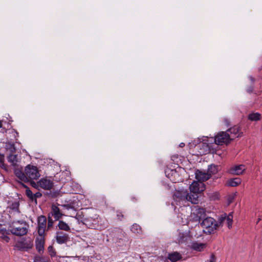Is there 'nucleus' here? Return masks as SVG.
Masks as SVG:
<instances>
[{"instance_id":"f257e3e1","label":"nucleus","mask_w":262,"mask_h":262,"mask_svg":"<svg viewBox=\"0 0 262 262\" xmlns=\"http://www.w3.org/2000/svg\"><path fill=\"white\" fill-rule=\"evenodd\" d=\"M233 222V215L230 213L227 215L226 214H222L219 219V223L212 217L205 218L201 223V225L203 228V231L206 234L213 233L220 225L223 226L225 224L228 228L232 227Z\"/></svg>"},{"instance_id":"f03ea898","label":"nucleus","mask_w":262,"mask_h":262,"mask_svg":"<svg viewBox=\"0 0 262 262\" xmlns=\"http://www.w3.org/2000/svg\"><path fill=\"white\" fill-rule=\"evenodd\" d=\"M28 226L24 221H14L9 226L10 231L14 235L22 236L28 232Z\"/></svg>"},{"instance_id":"7ed1b4c3","label":"nucleus","mask_w":262,"mask_h":262,"mask_svg":"<svg viewBox=\"0 0 262 262\" xmlns=\"http://www.w3.org/2000/svg\"><path fill=\"white\" fill-rule=\"evenodd\" d=\"M31 185L38 190L42 189L46 190H51L53 187V181L47 177L41 178L38 182H31Z\"/></svg>"},{"instance_id":"20e7f679","label":"nucleus","mask_w":262,"mask_h":262,"mask_svg":"<svg viewBox=\"0 0 262 262\" xmlns=\"http://www.w3.org/2000/svg\"><path fill=\"white\" fill-rule=\"evenodd\" d=\"M72 208L69 205H52L51 213L54 216L55 220L58 221L63 215V210H69Z\"/></svg>"},{"instance_id":"39448f33","label":"nucleus","mask_w":262,"mask_h":262,"mask_svg":"<svg viewBox=\"0 0 262 262\" xmlns=\"http://www.w3.org/2000/svg\"><path fill=\"white\" fill-rule=\"evenodd\" d=\"M25 172L28 178V182L31 180H35L40 177V174L37 167L28 165L25 168Z\"/></svg>"},{"instance_id":"423d86ee","label":"nucleus","mask_w":262,"mask_h":262,"mask_svg":"<svg viewBox=\"0 0 262 262\" xmlns=\"http://www.w3.org/2000/svg\"><path fill=\"white\" fill-rule=\"evenodd\" d=\"M187 192L186 190H176L173 194V198L175 204L181 205L186 202Z\"/></svg>"},{"instance_id":"0eeeda50","label":"nucleus","mask_w":262,"mask_h":262,"mask_svg":"<svg viewBox=\"0 0 262 262\" xmlns=\"http://www.w3.org/2000/svg\"><path fill=\"white\" fill-rule=\"evenodd\" d=\"M231 140V138L229 134L224 132L219 133L214 139L215 143L218 145L227 144L229 143Z\"/></svg>"},{"instance_id":"6e6552de","label":"nucleus","mask_w":262,"mask_h":262,"mask_svg":"<svg viewBox=\"0 0 262 262\" xmlns=\"http://www.w3.org/2000/svg\"><path fill=\"white\" fill-rule=\"evenodd\" d=\"M33 246V241L30 237L23 238L16 244V246L19 249L25 251L31 249Z\"/></svg>"},{"instance_id":"1a4fd4ad","label":"nucleus","mask_w":262,"mask_h":262,"mask_svg":"<svg viewBox=\"0 0 262 262\" xmlns=\"http://www.w3.org/2000/svg\"><path fill=\"white\" fill-rule=\"evenodd\" d=\"M190 193H200L205 189L204 183L200 181H194L189 187Z\"/></svg>"},{"instance_id":"9d476101","label":"nucleus","mask_w":262,"mask_h":262,"mask_svg":"<svg viewBox=\"0 0 262 262\" xmlns=\"http://www.w3.org/2000/svg\"><path fill=\"white\" fill-rule=\"evenodd\" d=\"M47 220L45 216H40L38 219V233L40 236H43L46 229Z\"/></svg>"},{"instance_id":"9b49d317","label":"nucleus","mask_w":262,"mask_h":262,"mask_svg":"<svg viewBox=\"0 0 262 262\" xmlns=\"http://www.w3.org/2000/svg\"><path fill=\"white\" fill-rule=\"evenodd\" d=\"M246 170V167L244 165H235L231 167L229 170L228 172L232 174L240 175L242 174Z\"/></svg>"},{"instance_id":"f8f14e48","label":"nucleus","mask_w":262,"mask_h":262,"mask_svg":"<svg viewBox=\"0 0 262 262\" xmlns=\"http://www.w3.org/2000/svg\"><path fill=\"white\" fill-rule=\"evenodd\" d=\"M195 178L198 181L201 182L208 180L211 177V173L206 172L199 170H197L195 173Z\"/></svg>"},{"instance_id":"ddd939ff","label":"nucleus","mask_w":262,"mask_h":262,"mask_svg":"<svg viewBox=\"0 0 262 262\" xmlns=\"http://www.w3.org/2000/svg\"><path fill=\"white\" fill-rule=\"evenodd\" d=\"M206 210L203 208H196L193 211V214L196 215L194 218L195 221H199L205 215Z\"/></svg>"},{"instance_id":"4468645a","label":"nucleus","mask_w":262,"mask_h":262,"mask_svg":"<svg viewBox=\"0 0 262 262\" xmlns=\"http://www.w3.org/2000/svg\"><path fill=\"white\" fill-rule=\"evenodd\" d=\"M44 238L43 236L38 237L36 239V248L39 253H41L44 250Z\"/></svg>"},{"instance_id":"2eb2a0df","label":"nucleus","mask_w":262,"mask_h":262,"mask_svg":"<svg viewBox=\"0 0 262 262\" xmlns=\"http://www.w3.org/2000/svg\"><path fill=\"white\" fill-rule=\"evenodd\" d=\"M19 203L17 201L13 202L8 207L9 212L10 215H13L15 213H19Z\"/></svg>"},{"instance_id":"dca6fc26","label":"nucleus","mask_w":262,"mask_h":262,"mask_svg":"<svg viewBox=\"0 0 262 262\" xmlns=\"http://www.w3.org/2000/svg\"><path fill=\"white\" fill-rule=\"evenodd\" d=\"M68 239V236L67 234L61 232H58L56 235V241L59 244L66 243Z\"/></svg>"},{"instance_id":"f3484780","label":"nucleus","mask_w":262,"mask_h":262,"mask_svg":"<svg viewBox=\"0 0 262 262\" xmlns=\"http://www.w3.org/2000/svg\"><path fill=\"white\" fill-rule=\"evenodd\" d=\"M228 132L230 133V138L231 139L235 137H240L242 134V133L240 132L239 127L237 126H234L232 128H230L228 130Z\"/></svg>"},{"instance_id":"a211bd4d","label":"nucleus","mask_w":262,"mask_h":262,"mask_svg":"<svg viewBox=\"0 0 262 262\" xmlns=\"http://www.w3.org/2000/svg\"><path fill=\"white\" fill-rule=\"evenodd\" d=\"M241 182L242 180L239 178H235L228 180L227 182V185L228 186L236 187L241 184Z\"/></svg>"},{"instance_id":"6ab92c4d","label":"nucleus","mask_w":262,"mask_h":262,"mask_svg":"<svg viewBox=\"0 0 262 262\" xmlns=\"http://www.w3.org/2000/svg\"><path fill=\"white\" fill-rule=\"evenodd\" d=\"M15 174L16 176L21 181H23L24 182H27L28 179L27 178V176H26V174L25 172H23L21 170H19V169H16L15 170Z\"/></svg>"},{"instance_id":"aec40b11","label":"nucleus","mask_w":262,"mask_h":262,"mask_svg":"<svg viewBox=\"0 0 262 262\" xmlns=\"http://www.w3.org/2000/svg\"><path fill=\"white\" fill-rule=\"evenodd\" d=\"M198 193H191L187 194L186 201H190L192 204H197L198 202Z\"/></svg>"},{"instance_id":"412c9836","label":"nucleus","mask_w":262,"mask_h":262,"mask_svg":"<svg viewBox=\"0 0 262 262\" xmlns=\"http://www.w3.org/2000/svg\"><path fill=\"white\" fill-rule=\"evenodd\" d=\"M182 256L178 252H173L168 255V259L172 262H175L181 259Z\"/></svg>"},{"instance_id":"4be33fe9","label":"nucleus","mask_w":262,"mask_h":262,"mask_svg":"<svg viewBox=\"0 0 262 262\" xmlns=\"http://www.w3.org/2000/svg\"><path fill=\"white\" fill-rule=\"evenodd\" d=\"M131 231L136 234H141L142 233L141 227L137 224H133L130 228Z\"/></svg>"},{"instance_id":"5701e85b","label":"nucleus","mask_w":262,"mask_h":262,"mask_svg":"<svg viewBox=\"0 0 262 262\" xmlns=\"http://www.w3.org/2000/svg\"><path fill=\"white\" fill-rule=\"evenodd\" d=\"M202 146L203 150L200 151V154L205 155L210 152V145L209 143L203 142L200 145V146Z\"/></svg>"},{"instance_id":"b1692460","label":"nucleus","mask_w":262,"mask_h":262,"mask_svg":"<svg viewBox=\"0 0 262 262\" xmlns=\"http://www.w3.org/2000/svg\"><path fill=\"white\" fill-rule=\"evenodd\" d=\"M187 238L186 234L183 233H179L177 240L179 244H182L186 241Z\"/></svg>"},{"instance_id":"393cba45","label":"nucleus","mask_w":262,"mask_h":262,"mask_svg":"<svg viewBox=\"0 0 262 262\" xmlns=\"http://www.w3.org/2000/svg\"><path fill=\"white\" fill-rule=\"evenodd\" d=\"M58 227L60 230L64 231H69L70 228L69 225L62 221H60L58 223Z\"/></svg>"},{"instance_id":"a878e982","label":"nucleus","mask_w":262,"mask_h":262,"mask_svg":"<svg viewBox=\"0 0 262 262\" xmlns=\"http://www.w3.org/2000/svg\"><path fill=\"white\" fill-rule=\"evenodd\" d=\"M260 116L258 113H252L249 115L248 119L251 121H258L260 120Z\"/></svg>"},{"instance_id":"bb28decb","label":"nucleus","mask_w":262,"mask_h":262,"mask_svg":"<svg viewBox=\"0 0 262 262\" xmlns=\"http://www.w3.org/2000/svg\"><path fill=\"white\" fill-rule=\"evenodd\" d=\"M8 160L12 165H16L17 162V156L12 154L10 155L8 157Z\"/></svg>"},{"instance_id":"cd10ccee","label":"nucleus","mask_w":262,"mask_h":262,"mask_svg":"<svg viewBox=\"0 0 262 262\" xmlns=\"http://www.w3.org/2000/svg\"><path fill=\"white\" fill-rule=\"evenodd\" d=\"M33 262H49V258L47 257L36 256Z\"/></svg>"},{"instance_id":"c85d7f7f","label":"nucleus","mask_w":262,"mask_h":262,"mask_svg":"<svg viewBox=\"0 0 262 262\" xmlns=\"http://www.w3.org/2000/svg\"><path fill=\"white\" fill-rule=\"evenodd\" d=\"M24 186L26 188V194L27 196L32 200H34V195L32 192L27 187L26 185H24Z\"/></svg>"},{"instance_id":"c756f323","label":"nucleus","mask_w":262,"mask_h":262,"mask_svg":"<svg viewBox=\"0 0 262 262\" xmlns=\"http://www.w3.org/2000/svg\"><path fill=\"white\" fill-rule=\"evenodd\" d=\"M217 171V167L215 165H210L208 169V173H211V175L216 173Z\"/></svg>"},{"instance_id":"7c9ffc66","label":"nucleus","mask_w":262,"mask_h":262,"mask_svg":"<svg viewBox=\"0 0 262 262\" xmlns=\"http://www.w3.org/2000/svg\"><path fill=\"white\" fill-rule=\"evenodd\" d=\"M205 245L203 244H194L193 245V248L194 249L198 251H201L204 247Z\"/></svg>"},{"instance_id":"2f4dec72","label":"nucleus","mask_w":262,"mask_h":262,"mask_svg":"<svg viewBox=\"0 0 262 262\" xmlns=\"http://www.w3.org/2000/svg\"><path fill=\"white\" fill-rule=\"evenodd\" d=\"M48 252L51 257H53L56 255V252L52 246H50L48 247Z\"/></svg>"},{"instance_id":"473e14b6","label":"nucleus","mask_w":262,"mask_h":262,"mask_svg":"<svg viewBox=\"0 0 262 262\" xmlns=\"http://www.w3.org/2000/svg\"><path fill=\"white\" fill-rule=\"evenodd\" d=\"M53 224V221L52 220V218L49 216L48 217V228H50L52 227Z\"/></svg>"},{"instance_id":"72a5a7b5","label":"nucleus","mask_w":262,"mask_h":262,"mask_svg":"<svg viewBox=\"0 0 262 262\" xmlns=\"http://www.w3.org/2000/svg\"><path fill=\"white\" fill-rule=\"evenodd\" d=\"M33 195H34V199H35V201H36V199L37 198H40V196H41V195H41V193H40V192H39L35 193L34 194H33Z\"/></svg>"},{"instance_id":"f704fd0d","label":"nucleus","mask_w":262,"mask_h":262,"mask_svg":"<svg viewBox=\"0 0 262 262\" xmlns=\"http://www.w3.org/2000/svg\"><path fill=\"white\" fill-rule=\"evenodd\" d=\"M58 262H66L64 259V257H59Z\"/></svg>"},{"instance_id":"c9c22d12","label":"nucleus","mask_w":262,"mask_h":262,"mask_svg":"<svg viewBox=\"0 0 262 262\" xmlns=\"http://www.w3.org/2000/svg\"><path fill=\"white\" fill-rule=\"evenodd\" d=\"M182 223L183 224H187L188 223V219H184L185 221L183 220H184L183 218H182Z\"/></svg>"},{"instance_id":"e433bc0d","label":"nucleus","mask_w":262,"mask_h":262,"mask_svg":"<svg viewBox=\"0 0 262 262\" xmlns=\"http://www.w3.org/2000/svg\"><path fill=\"white\" fill-rule=\"evenodd\" d=\"M209 262H214V257L213 255L211 256Z\"/></svg>"},{"instance_id":"4c0bfd02","label":"nucleus","mask_w":262,"mask_h":262,"mask_svg":"<svg viewBox=\"0 0 262 262\" xmlns=\"http://www.w3.org/2000/svg\"><path fill=\"white\" fill-rule=\"evenodd\" d=\"M233 200V196H230L228 200L229 203H231Z\"/></svg>"},{"instance_id":"58836bf2","label":"nucleus","mask_w":262,"mask_h":262,"mask_svg":"<svg viewBox=\"0 0 262 262\" xmlns=\"http://www.w3.org/2000/svg\"><path fill=\"white\" fill-rule=\"evenodd\" d=\"M185 146V144L184 143H181L179 145V146L181 147H183Z\"/></svg>"},{"instance_id":"ea45409f","label":"nucleus","mask_w":262,"mask_h":262,"mask_svg":"<svg viewBox=\"0 0 262 262\" xmlns=\"http://www.w3.org/2000/svg\"><path fill=\"white\" fill-rule=\"evenodd\" d=\"M2 122H1V121H0V128L2 127Z\"/></svg>"},{"instance_id":"a19ab883","label":"nucleus","mask_w":262,"mask_h":262,"mask_svg":"<svg viewBox=\"0 0 262 262\" xmlns=\"http://www.w3.org/2000/svg\"><path fill=\"white\" fill-rule=\"evenodd\" d=\"M250 79L252 80V81H253V79L252 77H250Z\"/></svg>"},{"instance_id":"79ce46f5","label":"nucleus","mask_w":262,"mask_h":262,"mask_svg":"<svg viewBox=\"0 0 262 262\" xmlns=\"http://www.w3.org/2000/svg\"><path fill=\"white\" fill-rule=\"evenodd\" d=\"M172 204L174 205V202H172Z\"/></svg>"},{"instance_id":"37998d69","label":"nucleus","mask_w":262,"mask_h":262,"mask_svg":"<svg viewBox=\"0 0 262 262\" xmlns=\"http://www.w3.org/2000/svg\"><path fill=\"white\" fill-rule=\"evenodd\" d=\"M259 221H260V219H259L257 223H258Z\"/></svg>"}]
</instances>
